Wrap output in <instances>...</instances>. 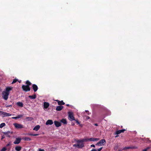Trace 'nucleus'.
I'll use <instances>...</instances> for the list:
<instances>
[{"instance_id":"nucleus-19","label":"nucleus","mask_w":151,"mask_h":151,"mask_svg":"<svg viewBox=\"0 0 151 151\" xmlns=\"http://www.w3.org/2000/svg\"><path fill=\"white\" fill-rule=\"evenodd\" d=\"M29 98L32 99H35L36 98L37 96L35 94L31 96L30 95L28 96Z\"/></svg>"},{"instance_id":"nucleus-48","label":"nucleus","mask_w":151,"mask_h":151,"mask_svg":"<svg viewBox=\"0 0 151 151\" xmlns=\"http://www.w3.org/2000/svg\"><path fill=\"white\" fill-rule=\"evenodd\" d=\"M89 118H90V117H89V116H87V119H89Z\"/></svg>"},{"instance_id":"nucleus-6","label":"nucleus","mask_w":151,"mask_h":151,"mask_svg":"<svg viewBox=\"0 0 151 151\" xmlns=\"http://www.w3.org/2000/svg\"><path fill=\"white\" fill-rule=\"evenodd\" d=\"M13 124L17 129H22L23 128V125L21 124L14 123Z\"/></svg>"},{"instance_id":"nucleus-50","label":"nucleus","mask_w":151,"mask_h":151,"mask_svg":"<svg viewBox=\"0 0 151 151\" xmlns=\"http://www.w3.org/2000/svg\"><path fill=\"white\" fill-rule=\"evenodd\" d=\"M118 136V135H116V136H115V137H116Z\"/></svg>"},{"instance_id":"nucleus-24","label":"nucleus","mask_w":151,"mask_h":151,"mask_svg":"<svg viewBox=\"0 0 151 151\" xmlns=\"http://www.w3.org/2000/svg\"><path fill=\"white\" fill-rule=\"evenodd\" d=\"M17 105L21 107H22L23 106V104L22 102H18L17 103Z\"/></svg>"},{"instance_id":"nucleus-4","label":"nucleus","mask_w":151,"mask_h":151,"mask_svg":"<svg viewBox=\"0 0 151 151\" xmlns=\"http://www.w3.org/2000/svg\"><path fill=\"white\" fill-rule=\"evenodd\" d=\"M68 114V119L69 120L71 121L75 120V118L73 116V114L72 112H69Z\"/></svg>"},{"instance_id":"nucleus-26","label":"nucleus","mask_w":151,"mask_h":151,"mask_svg":"<svg viewBox=\"0 0 151 151\" xmlns=\"http://www.w3.org/2000/svg\"><path fill=\"white\" fill-rule=\"evenodd\" d=\"M5 125L6 124L4 123H2L0 124V128H1L4 127L5 126Z\"/></svg>"},{"instance_id":"nucleus-33","label":"nucleus","mask_w":151,"mask_h":151,"mask_svg":"<svg viewBox=\"0 0 151 151\" xmlns=\"http://www.w3.org/2000/svg\"><path fill=\"white\" fill-rule=\"evenodd\" d=\"M75 121H76V123L78 124H80V122H79V121H78V120L77 119H75V120H74Z\"/></svg>"},{"instance_id":"nucleus-10","label":"nucleus","mask_w":151,"mask_h":151,"mask_svg":"<svg viewBox=\"0 0 151 151\" xmlns=\"http://www.w3.org/2000/svg\"><path fill=\"white\" fill-rule=\"evenodd\" d=\"M54 123L55 126L57 127H59L61 125L60 122L57 121H55L54 122Z\"/></svg>"},{"instance_id":"nucleus-20","label":"nucleus","mask_w":151,"mask_h":151,"mask_svg":"<svg viewBox=\"0 0 151 151\" xmlns=\"http://www.w3.org/2000/svg\"><path fill=\"white\" fill-rule=\"evenodd\" d=\"M60 122L63 123L64 124H67V122L66 119H63L60 120Z\"/></svg>"},{"instance_id":"nucleus-36","label":"nucleus","mask_w":151,"mask_h":151,"mask_svg":"<svg viewBox=\"0 0 151 151\" xmlns=\"http://www.w3.org/2000/svg\"><path fill=\"white\" fill-rule=\"evenodd\" d=\"M102 148H103L102 147H100L97 150L98 151H101V150L102 149Z\"/></svg>"},{"instance_id":"nucleus-16","label":"nucleus","mask_w":151,"mask_h":151,"mask_svg":"<svg viewBox=\"0 0 151 151\" xmlns=\"http://www.w3.org/2000/svg\"><path fill=\"white\" fill-rule=\"evenodd\" d=\"M56 101H57L58 104L60 106H61V105H64L65 104L63 101H60L58 100H57Z\"/></svg>"},{"instance_id":"nucleus-18","label":"nucleus","mask_w":151,"mask_h":151,"mask_svg":"<svg viewBox=\"0 0 151 151\" xmlns=\"http://www.w3.org/2000/svg\"><path fill=\"white\" fill-rule=\"evenodd\" d=\"M137 147H125L123 148V150H125L127 149H136Z\"/></svg>"},{"instance_id":"nucleus-46","label":"nucleus","mask_w":151,"mask_h":151,"mask_svg":"<svg viewBox=\"0 0 151 151\" xmlns=\"http://www.w3.org/2000/svg\"><path fill=\"white\" fill-rule=\"evenodd\" d=\"M39 135V134H33V136H38Z\"/></svg>"},{"instance_id":"nucleus-14","label":"nucleus","mask_w":151,"mask_h":151,"mask_svg":"<svg viewBox=\"0 0 151 151\" xmlns=\"http://www.w3.org/2000/svg\"><path fill=\"white\" fill-rule=\"evenodd\" d=\"M3 133L5 135L6 137H10V134H12V133H11L10 131H8L7 132H3Z\"/></svg>"},{"instance_id":"nucleus-21","label":"nucleus","mask_w":151,"mask_h":151,"mask_svg":"<svg viewBox=\"0 0 151 151\" xmlns=\"http://www.w3.org/2000/svg\"><path fill=\"white\" fill-rule=\"evenodd\" d=\"M40 125H37L33 129V130L37 131L40 129Z\"/></svg>"},{"instance_id":"nucleus-43","label":"nucleus","mask_w":151,"mask_h":151,"mask_svg":"<svg viewBox=\"0 0 151 151\" xmlns=\"http://www.w3.org/2000/svg\"><path fill=\"white\" fill-rule=\"evenodd\" d=\"M39 151H45V150L43 149H39Z\"/></svg>"},{"instance_id":"nucleus-51","label":"nucleus","mask_w":151,"mask_h":151,"mask_svg":"<svg viewBox=\"0 0 151 151\" xmlns=\"http://www.w3.org/2000/svg\"><path fill=\"white\" fill-rule=\"evenodd\" d=\"M86 111V112H88V111Z\"/></svg>"},{"instance_id":"nucleus-42","label":"nucleus","mask_w":151,"mask_h":151,"mask_svg":"<svg viewBox=\"0 0 151 151\" xmlns=\"http://www.w3.org/2000/svg\"><path fill=\"white\" fill-rule=\"evenodd\" d=\"M10 145V143L9 142V143L7 144L6 145V147H8Z\"/></svg>"},{"instance_id":"nucleus-29","label":"nucleus","mask_w":151,"mask_h":151,"mask_svg":"<svg viewBox=\"0 0 151 151\" xmlns=\"http://www.w3.org/2000/svg\"><path fill=\"white\" fill-rule=\"evenodd\" d=\"M7 148L4 147H3L1 150L0 151H6L7 150Z\"/></svg>"},{"instance_id":"nucleus-40","label":"nucleus","mask_w":151,"mask_h":151,"mask_svg":"<svg viewBox=\"0 0 151 151\" xmlns=\"http://www.w3.org/2000/svg\"><path fill=\"white\" fill-rule=\"evenodd\" d=\"M33 134H32V133H29L28 134V135H30V136H33Z\"/></svg>"},{"instance_id":"nucleus-47","label":"nucleus","mask_w":151,"mask_h":151,"mask_svg":"<svg viewBox=\"0 0 151 151\" xmlns=\"http://www.w3.org/2000/svg\"><path fill=\"white\" fill-rule=\"evenodd\" d=\"M94 125L96 126H97L98 125V124L96 123L94 124Z\"/></svg>"},{"instance_id":"nucleus-34","label":"nucleus","mask_w":151,"mask_h":151,"mask_svg":"<svg viewBox=\"0 0 151 151\" xmlns=\"http://www.w3.org/2000/svg\"><path fill=\"white\" fill-rule=\"evenodd\" d=\"M77 145H78L77 144H74L73 145V147L78 148Z\"/></svg>"},{"instance_id":"nucleus-30","label":"nucleus","mask_w":151,"mask_h":151,"mask_svg":"<svg viewBox=\"0 0 151 151\" xmlns=\"http://www.w3.org/2000/svg\"><path fill=\"white\" fill-rule=\"evenodd\" d=\"M120 131L119 130L117 131L116 132H115V134H117L118 135L119 134H120L121 133L120 132Z\"/></svg>"},{"instance_id":"nucleus-1","label":"nucleus","mask_w":151,"mask_h":151,"mask_svg":"<svg viewBox=\"0 0 151 151\" xmlns=\"http://www.w3.org/2000/svg\"><path fill=\"white\" fill-rule=\"evenodd\" d=\"M85 141V139L79 140L77 141L76 142L78 144V148H82L84 147V144L83 142Z\"/></svg>"},{"instance_id":"nucleus-41","label":"nucleus","mask_w":151,"mask_h":151,"mask_svg":"<svg viewBox=\"0 0 151 151\" xmlns=\"http://www.w3.org/2000/svg\"><path fill=\"white\" fill-rule=\"evenodd\" d=\"M91 147H95V145H91Z\"/></svg>"},{"instance_id":"nucleus-25","label":"nucleus","mask_w":151,"mask_h":151,"mask_svg":"<svg viewBox=\"0 0 151 151\" xmlns=\"http://www.w3.org/2000/svg\"><path fill=\"white\" fill-rule=\"evenodd\" d=\"M25 83L27 84V86H29L32 84V83L28 80H27L26 81Z\"/></svg>"},{"instance_id":"nucleus-45","label":"nucleus","mask_w":151,"mask_h":151,"mask_svg":"<svg viewBox=\"0 0 151 151\" xmlns=\"http://www.w3.org/2000/svg\"><path fill=\"white\" fill-rule=\"evenodd\" d=\"M4 112L0 110V114H3V113H4Z\"/></svg>"},{"instance_id":"nucleus-9","label":"nucleus","mask_w":151,"mask_h":151,"mask_svg":"<svg viewBox=\"0 0 151 151\" xmlns=\"http://www.w3.org/2000/svg\"><path fill=\"white\" fill-rule=\"evenodd\" d=\"M21 138H17L15 140L14 142V143L15 144H18L21 141Z\"/></svg>"},{"instance_id":"nucleus-27","label":"nucleus","mask_w":151,"mask_h":151,"mask_svg":"<svg viewBox=\"0 0 151 151\" xmlns=\"http://www.w3.org/2000/svg\"><path fill=\"white\" fill-rule=\"evenodd\" d=\"M18 81V79L15 78L13 79L12 82V84H14L16 83L17 81Z\"/></svg>"},{"instance_id":"nucleus-17","label":"nucleus","mask_w":151,"mask_h":151,"mask_svg":"<svg viewBox=\"0 0 151 151\" xmlns=\"http://www.w3.org/2000/svg\"><path fill=\"white\" fill-rule=\"evenodd\" d=\"M49 106V104L46 102H45L44 103V107L45 109H47Z\"/></svg>"},{"instance_id":"nucleus-49","label":"nucleus","mask_w":151,"mask_h":151,"mask_svg":"<svg viewBox=\"0 0 151 151\" xmlns=\"http://www.w3.org/2000/svg\"><path fill=\"white\" fill-rule=\"evenodd\" d=\"M66 105L67 106H69V105L68 104H67Z\"/></svg>"},{"instance_id":"nucleus-11","label":"nucleus","mask_w":151,"mask_h":151,"mask_svg":"<svg viewBox=\"0 0 151 151\" xmlns=\"http://www.w3.org/2000/svg\"><path fill=\"white\" fill-rule=\"evenodd\" d=\"M32 88L34 91L35 92L37 90L38 88L37 85L35 84H33L32 85Z\"/></svg>"},{"instance_id":"nucleus-13","label":"nucleus","mask_w":151,"mask_h":151,"mask_svg":"<svg viewBox=\"0 0 151 151\" xmlns=\"http://www.w3.org/2000/svg\"><path fill=\"white\" fill-rule=\"evenodd\" d=\"M63 107V106L60 105L57 106L56 109L57 111H60L62 109Z\"/></svg>"},{"instance_id":"nucleus-23","label":"nucleus","mask_w":151,"mask_h":151,"mask_svg":"<svg viewBox=\"0 0 151 151\" xmlns=\"http://www.w3.org/2000/svg\"><path fill=\"white\" fill-rule=\"evenodd\" d=\"M22 149V147L21 146H17L15 147V150L17 151H20Z\"/></svg>"},{"instance_id":"nucleus-5","label":"nucleus","mask_w":151,"mask_h":151,"mask_svg":"<svg viewBox=\"0 0 151 151\" xmlns=\"http://www.w3.org/2000/svg\"><path fill=\"white\" fill-rule=\"evenodd\" d=\"M85 141H96L99 140V138H91L85 139Z\"/></svg>"},{"instance_id":"nucleus-8","label":"nucleus","mask_w":151,"mask_h":151,"mask_svg":"<svg viewBox=\"0 0 151 151\" xmlns=\"http://www.w3.org/2000/svg\"><path fill=\"white\" fill-rule=\"evenodd\" d=\"M12 88H13L12 87H7L6 88L5 91L4 92L9 95L10 91L12 90Z\"/></svg>"},{"instance_id":"nucleus-15","label":"nucleus","mask_w":151,"mask_h":151,"mask_svg":"<svg viewBox=\"0 0 151 151\" xmlns=\"http://www.w3.org/2000/svg\"><path fill=\"white\" fill-rule=\"evenodd\" d=\"M3 116L2 117H4L6 116H9L11 115V114L9 113H7L6 112H4L3 114Z\"/></svg>"},{"instance_id":"nucleus-12","label":"nucleus","mask_w":151,"mask_h":151,"mask_svg":"<svg viewBox=\"0 0 151 151\" xmlns=\"http://www.w3.org/2000/svg\"><path fill=\"white\" fill-rule=\"evenodd\" d=\"M53 124V122L52 120L49 119L47 120L46 123V125H52Z\"/></svg>"},{"instance_id":"nucleus-32","label":"nucleus","mask_w":151,"mask_h":151,"mask_svg":"<svg viewBox=\"0 0 151 151\" xmlns=\"http://www.w3.org/2000/svg\"><path fill=\"white\" fill-rule=\"evenodd\" d=\"M119 130L120 131V132L121 133L122 132H124V131L126 130L125 129H122L121 130Z\"/></svg>"},{"instance_id":"nucleus-38","label":"nucleus","mask_w":151,"mask_h":151,"mask_svg":"<svg viewBox=\"0 0 151 151\" xmlns=\"http://www.w3.org/2000/svg\"><path fill=\"white\" fill-rule=\"evenodd\" d=\"M5 138V136L4 135H2L1 137V139L2 140Z\"/></svg>"},{"instance_id":"nucleus-53","label":"nucleus","mask_w":151,"mask_h":151,"mask_svg":"<svg viewBox=\"0 0 151 151\" xmlns=\"http://www.w3.org/2000/svg\"><path fill=\"white\" fill-rule=\"evenodd\" d=\"M20 81H19V83H20Z\"/></svg>"},{"instance_id":"nucleus-44","label":"nucleus","mask_w":151,"mask_h":151,"mask_svg":"<svg viewBox=\"0 0 151 151\" xmlns=\"http://www.w3.org/2000/svg\"><path fill=\"white\" fill-rule=\"evenodd\" d=\"M91 151H97V150L95 149H93Z\"/></svg>"},{"instance_id":"nucleus-31","label":"nucleus","mask_w":151,"mask_h":151,"mask_svg":"<svg viewBox=\"0 0 151 151\" xmlns=\"http://www.w3.org/2000/svg\"><path fill=\"white\" fill-rule=\"evenodd\" d=\"M23 116V115H18L17 116V119H19V118H20L21 117H22Z\"/></svg>"},{"instance_id":"nucleus-35","label":"nucleus","mask_w":151,"mask_h":151,"mask_svg":"<svg viewBox=\"0 0 151 151\" xmlns=\"http://www.w3.org/2000/svg\"><path fill=\"white\" fill-rule=\"evenodd\" d=\"M149 148V147H147L146 149L143 150L142 151H147V150Z\"/></svg>"},{"instance_id":"nucleus-3","label":"nucleus","mask_w":151,"mask_h":151,"mask_svg":"<svg viewBox=\"0 0 151 151\" xmlns=\"http://www.w3.org/2000/svg\"><path fill=\"white\" fill-rule=\"evenodd\" d=\"M106 143V141L105 139H101L97 143L96 145L99 146H102L104 145Z\"/></svg>"},{"instance_id":"nucleus-2","label":"nucleus","mask_w":151,"mask_h":151,"mask_svg":"<svg viewBox=\"0 0 151 151\" xmlns=\"http://www.w3.org/2000/svg\"><path fill=\"white\" fill-rule=\"evenodd\" d=\"M23 90L25 92H27L30 91V88L27 85H23L22 86Z\"/></svg>"},{"instance_id":"nucleus-39","label":"nucleus","mask_w":151,"mask_h":151,"mask_svg":"<svg viewBox=\"0 0 151 151\" xmlns=\"http://www.w3.org/2000/svg\"><path fill=\"white\" fill-rule=\"evenodd\" d=\"M12 105H7L6 106V107H12Z\"/></svg>"},{"instance_id":"nucleus-28","label":"nucleus","mask_w":151,"mask_h":151,"mask_svg":"<svg viewBox=\"0 0 151 151\" xmlns=\"http://www.w3.org/2000/svg\"><path fill=\"white\" fill-rule=\"evenodd\" d=\"M24 139L25 140L27 141L31 140V139L29 137H25Z\"/></svg>"},{"instance_id":"nucleus-52","label":"nucleus","mask_w":151,"mask_h":151,"mask_svg":"<svg viewBox=\"0 0 151 151\" xmlns=\"http://www.w3.org/2000/svg\"><path fill=\"white\" fill-rule=\"evenodd\" d=\"M74 125V124H72V125Z\"/></svg>"},{"instance_id":"nucleus-37","label":"nucleus","mask_w":151,"mask_h":151,"mask_svg":"<svg viewBox=\"0 0 151 151\" xmlns=\"http://www.w3.org/2000/svg\"><path fill=\"white\" fill-rule=\"evenodd\" d=\"M12 119H17V116H16V117H12Z\"/></svg>"},{"instance_id":"nucleus-7","label":"nucleus","mask_w":151,"mask_h":151,"mask_svg":"<svg viewBox=\"0 0 151 151\" xmlns=\"http://www.w3.org/2000/svg\"><path fill=\"white\" fill-rule=\"evenodd\" d=\"M2 94L3 95V97L4 99L6 100H7L8 98L9 94L5 93L4 91L3 92Z\"/></svg>"},{"instance_id":"nucleus-22","label":"nucleus","mask_w":151,"mask_h":151,"mask_svg":"<svg viewBox=\"0 0 151 151\" xmlns=\"http://www.w3.org/2000/svg\"><path fill=\"white\" fill-rule=\"evenodd\" d=\"M25 119L27 121H31L33 120L34 119L31 117H26Z\"/></svg>"}]
</instances>
